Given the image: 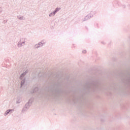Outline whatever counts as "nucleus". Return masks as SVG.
<instances>
[{
  "label": "nucleus",
  "instance_id": "obj_2",
  "mask_svg": "<svg viewBox=\"0 0 130 130\" xmlns=\"http://www.w3.org/2000/svg\"><path fill=\"white\" fill-rule=\"evenodd\" d=\"M9 112H10V111H6V112L5 113L6 115L9 114Z\"/></svg>",
  "mask_w": 130,
  "mask_h": 130
},
{
  "label": "nucleus",
  "instance_id": "obj_3",
  "mask_svg": "<svg viewBox=\"0 0 130 130\" xmlns=\"http://www.w3.org/2000/svg\"><path fill=\"white\" fill-rule=\"evenodd\" d=\"M22 76H24V74L21 75V77H22Z\"/></svg>",
  "mask_w": 130,
  "mask_h": 130
},
{
  "label": "nucleus",
  "instance_id": "obj_1",
  "mask_svg": "<svg viewBox=\"0 0 130 130\" xmlns=\"http://www.w3.org/2000/svg\"><path fill=\"white\" fill-rule=\"evenodd\" d=\"M58 11H59V9L56 8V11H55V12H54V14H55V13H56V12H58Z\"/></svg>",
  "mask_w": 130,
  "mask_h": 130
}]
</instances>
